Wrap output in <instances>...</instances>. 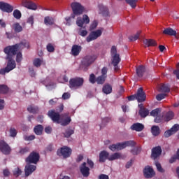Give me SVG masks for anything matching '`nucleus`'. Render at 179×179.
<instances>
[{"instance_id": "1", "label": "nucleus", "mask_w": 179, "mask_h": 179, "mask_svg": "<svg viewBox=\"0 0 179 179\" xmlns=\"http://www.w3.org/2000/svg\"><path fill=\"white\" fill-rule=\"evenodd\" d=\"M23 48H29V42L26 40L21 41L20 43L6 47L3 52L6 54L7 59H11L17 54V51L23 50Z\"/></svg>"}, {"instance_id": "2", "label": "nucleus", "mask_w": 179, "mask_h": 179, "mask_svg": "<svg viewBox=\"0 0 179 179\" xmlns=\"http://www.w3.org/2000/svg\"><path fill=\"white\" fill-rule=\"evenodd\" d=\"M110 55H111V65H113L114 68V71L115 72H118L120 71V67L118 66V64L121 62V57H120V54L117 53V47L112 46L110 49Z\"/></svg>"}, {"instance_id": "3", "label": "nucleus", "mask_w": 179, "mask_h": 179, "mask_svg": "<svg viewBox=\"0 0 179 179\" xmlns=\"http://www.w3.org/2000/svg\"><path fill=\"white\" fill-rule=\"evenodd\" d=\"M71 6L73 10V14L71 15V17H66V22H69L71 19H75V16L82 15L85 10V7H83L80 3L73 2L71 4Z\"/></svg>"}, {"instance_id": "4", "label": "nucleus", "mask_w": 179, "mask_h": 179, "mask_svg": "<svg viewBox=\"0 0 179 179\" xmlns=\"http://www.w3.org/2000/svg\"><path fill=\"white\" fill-rule=\"evenodd\" d=\"M8 62H7V66L4 69H0V75H5V73H9L10 71H13L15 68H16V62L13 58L11 59H7Z\"/></svg>"}, {"instance_id": "5", "label": "nucleus", "mask_w": 179, "mask_h": 179, "mask_svg": "<svg viewBox=\"0 0 179 179\" xmlns=\"http://www.w3.org/2000/svg\"><path fill=\"white\" fill-rule=\"evenodd\" d=\"M40 160V154L33 151L29 154V155L25 159L26 163L27 164H37Z\"/></svg>"}, {"instance_id": "6", "label": "nucleus", "mask_w": 179, "mask_h": 179, "mask_svg": "<svg viewBox=\"0 0 179 179\" xmlns=\"http://www.w3.org/2000/svg\"><path fill=\"white\" fill-rule=\"evenodd\" d=\"M83 82H85V80L80 77L71 78L69 80V87L70 89H76L78 87H80V86H83Z\"/></svg>"}, {"instance_id": "7", "label": "nucleus", "mask_w": 179, "mask_h": 179, "mask_svg": "<svg viewBox=\"0 0 179 179\" xmlns=\"http://www.w3.org/2000/svg\"><path fill=\"white\" fill-rule=\"evenodd\" d=\"M97 59V55H88L84 57L82 59L81 64L84 66H90Z\"/></svg>"}, {"instance_id": "8", "label": "nucleus", "mask_w": 179, "mask_h": 179, "mask_svg": "<svg viewBox=\"0 0 179 179\" xmlns=\"http://www.w3.org/2000/svg\"><path fill=\"white\" fill-rule=\"evenodd\" d=\"M57 153L58 156H62L64 159H68L72 155V149L68 146H63L60 150H57Z\"/></svg>"}, {"instance_id": "9", "label": "nucleus", "mask_w": 179, "mask_h": 179, "mask_svg": "<svg viewBox=\"0 0 179 179\" xmlns=\"http://www.w3.org/2000/svg\"><path fill=\"white\" fill-rule=\"evenodd\" d=\"M101 34H103V28H101V29L92 31L90 33L89 36L87 37L86 41L87 43H90V41H94V40H97L99 37L101 36Z\"/></svg>"}, {"instance_id": "10", "label": "nucleus", "mask_w": 179, "mask_h": 179, "mask_svg": "<svg viewBox=\"0 0 179 179\" xmlns=\"http://www.w3.org/2000/svg\"><path fill=\"white\" fill-rule=\"evenodd\" d=\"M0 151L3 155H10V152H12V149L10 146L5 142L3 140L0 141Z\"/></svg>"}, {"instance_id": "11", "label": "nucleus", "mask_w": 179, "mask_h": 179, "mask_svg": "<svg viewBox=\"0 0 179 179\" xmlns=\"http://www.w3.org/2000/svg\"><path fill=\"white\" fill-rule=\"evenodd\" d=\"M48 117L56 124H59V120L61 119V115L59 113L55 112V110H50L48 112Z\"/></svg>"}, {"instance_id": "12", "label": "nucleus", "mask_w": 179, "mask_h": 179, "mask_svg": "<svg viewBox=\"0 0 179 179\" xmlns=\"http://www.w3.org/2000/svg\"><path fill=\"white\" fill-rule=\"evenodd\" d=\"M0 10L6 12V13H12L13 12V6L3 1H0Z\"/></svg>"}, {"instance_id": "13", "label": "nucleus", "mask_w": 179, "mask_h": 179, "mask_svg": "<svg viewBox=\"0 0 179 179\" xmlns=\"http://www.w3.org/2000/svg\"><path fill=\"white\" fill-rule=\"evenodd\" d=\"M72 119L71 118L69 115H68V113L61 115L59 124L62 125V127H66V125H69Z\"/></svg>"}, {"instance_id": "14", "label": "nucleus", "mask_w": 179, "mask_h": 179, "mask_svg": "<svg viewBox=\"0 0 179 179\" xmlns=\"http://www.w3.org/2000/svg\"><path fill=\"white\" fill-rule=\"evenodd\" d=\"M136 100L138 103H143L146 100V93L143 92V88L140 87L138 89L136 94Z\"/></svg>"}, {"instance_id": "15", "label": "nucleus", "mask_w": 179, "mask_h": 179, "mask_svg": "<svg viewBox=\"0 0 179 179\" xmlns=\"http://www.w3.org/2000/svg\"><path fill=\"white\" fill-rule=\"evenodd\" d=\"M22 6L27 9H30L31 10H37V5L31 0H22Z\"/></svg>"}, {"instance_id": "16", "label": "nucleus", "mask_w": 179, "mask_h": 179, "mask_svg": "<svg viewBox=\"0 0 179 179\" xmlns=\"http://www.w3.org/2000/svg\"><path fill=\"white\" fill-rule=\"evenodd\" d=\"M155 174L153 168L150 166H146L143 169V175L146 178H152Z\"/></svg>"}, {"instance_id": "17", "label": "nucleus", "mask_w": 179, "mask_h": 179, "mask_svg": "<svg viewBox=\"0 0 179 179\" xmlns=\"http://www.w3.org/2000/svg\"><path fill=\"white\" fill-rule=\"evenodd\" d=\"M179 130V124H175L170 129L166 130L164 136L165 138H170L171 135H174Z\"/></svg>"}, {"instance_id": "18", "label": "nucleus", "mask_w": 179, "mask_h": 179, "mask_svg": "<svg viewBox=\"0 0 179 179\" xmlns=\"http://www.w3.org/2000/svg\"><path fill=\"white\" fill-rule=\"evenodd\" d=\"M86 162H83L80 166V171L83 177H89L90 176V168L86 166Z\"/></svg>"}, {"instance_id": "19", "label": "nucleus", "mask_w": 179, "mask_h": 179, "mask_svg": "<svg viewBox=\"0 0 179 179\" xmlns=\"http://www.w3.org/2000/svg\"><path fill=\"white\" fill-rule=\"evenodd\" d=\"M161 155H162V147L157 146L152 149L151 157L154 160H156V159H157V157H159Z\"/></svg>"}, {"instance_id": "20", "label": "nucleus", "mask_w": 179, "mask_h": 179, "mask_svg": "<svg viewBox=\"0 0 179 179\" xmlns=\"http://www.w3.org/2000/svg\"><path fill=\"white\" fill-rule=\"evenodd\" d=\"M36 169L37 166L28 164L25 166L24 172H25V177H29V176L33 174L34 171H36Z\"/></svg>"}, {"instance_id": "21", "label": "nucleus", "mask_w": 179, "mask_h": 179, "mask_svg": "<svg viewBox=\"0 0 179 179\" xmlns=\"http://www.w3.org/2000/svg\"><path fill=\"white\" fill-rule=\"evenodd\" d=\"M82 52V46L79 45H73L71 54L73 57H78Z\"/></svg>"}, {"instance_id": "22", "label": "nucleus", "mask_w": 179, "mask_h": 179, "mask_svg": "<svg viewBox=\"0 0 179 179\" xmlns=\"http://www.w3.org/2000/svg\"><path fill=\"white\" fill-rule=\"evenodd\" d=\"M162 33L166 36H173L176 38H179L178 35H177V31L173 29L171 27L165 28Z\"/></svg>"}, {"instance_id": "23", "label": "nucleus", "mask_w": 179, "mask_h": 179, "mask_svg": "<svg viewBox=\"0 0 179 179\" xmlns=\"http://www.w3.org/2000/svg\"><path fill=\"white\" fill-rule=\"evenodd\" d=\"M110 153L106 150H103L99 153V163H105L106 160H108Z\"/></svg>"}, {"instance_id": "24", "label": "nucleus", "mask_w": 179, "mask_h": 179, "mask_svg": "<svg viewBox=\"0 0 179 179\" xmlns=\"http://www.w3.org/2000/svg\"><path fill=\"white\" fill-rule=\"evenodd\" d=\"M131 129L132 131H136V132H141L145 129V125L142 123H134L131 126Z\"/></svg>"}, {"instance_id": "25", "label": "nucleus", "mask_w": 179, "mask_h": 179, "mask_svg": "<svg viewBox=\"0 0 179 179\" xmlns=\"http://www.w3.org/2000/svg\"><path fill=\"white\" fill-rule=\"evenodd\" d=\"M77 24L78 27H81V29H80L79 35L82 36V37H86V36H87V30H86V23H78Z\"/></svg>"}, {"instance_id": "26", "label": "nucleus", "mask_w": 179, "mask_h": 179, "mask_svg": "<svg viewBox=\"0 0 179 179\" xmlns=\"http://www.w3.org/2000/svg\"><path fill=\"white\" fill-rule=\"evenodd\" d=\"M136 75L138 78H143V75H145V72H146V69L145 66H138L136 69Z\"/></svg>"}, {"instance_id": "27", "label": "nucleus", "mask_w": 179, "mask_h": 179, "mask_svg": "<svg viewBox=\"0 0 179 179\" xmlns=\"http://www.w3.org/2000/svg\"><path fill=\"white\" fill-rule=\"evenodd\" d=\"M161 93H170V85L169 84H162L158 88Z\"/></svg>"}, {"instance_id": "28", "label": "nucleus", "mask_w": 179, "mask_h": 179, "mask_svg": "<svg viewBox=\"0 0 179 179\" xmlns=\"http://www.w3.org/2000/svg\"><path fill=\"white\" fill-rule=\"evenodd\" d=\"M143 44L145 47H156L157 45V43L153 39H144Z\"/></svg>"}, {"instance_id": "29", "label": "nucleus", "mask_w": 179, "mask_h": 179, "mask_svg": "<svg viewBox=\"0 0 179 179\" xmlns=\"http://www.w3.org/2000/svg\"><path fill=\"white\" fill-rule=\"evenodd\" d=\"M76 23H90V19L87 15H83V17H78Z\"/></svg>"}, {"instance_id": "30", "label": "nucleus", "mask_w": 179, "mask_h": 179, "mask_svg": "<svg viewBox=\"0 0 179 179\" xmlns=\"http://www.w3.org/2000/svg\"><path fill=\"white\" fill-rule=\"evenodd\" d=\"M102 92L105 94H110L113 93V87L110 84H106L102 88Z\"/></svg>"}, {"instance_id": "31", "label": "nucleus", "mask_w": 179, "mask_h": 179, "mask_svg": "<svg viewBox=\"0 0 179 179\" xmlns=\"http://www.w3.org/2000/svg\"><path fill=\"white\" fill-rule=\"evenodd\" d=\"M149 113H150L149 109H148L146 108H141L138 110V114H139L140 117H141V118H146V117H148V115H149Z\"/></svg>"}, {"instance_id": "32", "label": "nucleus", "mask_w": 179, "mask_h": 179, "mask_svg": "<svg viewBox=\"0 0 179 179\" xmlns=\"http://www.w3.org/2000/svg\"><path fill=\"white\" fill-rule=\"evenodd\" d=\"M109 149L112 152H115V150H122V146L121 145V143H117L116 144H112L109 145Z\"/></svg>"}, {"instance_id": "33", "label": "nucleus", "mask_w": 179, "mask_h": 179, "mask_svg": "<svg viewBox=\"0 0 179 179\" xmlns=\"http://www.w3.org/2000/svg\"><path fill=\"white\" fill-rule=\"evenodd\" d=\"M151 134L153 136H159L160 135V127L156 125L152 126L151 127Z\"/></svg>"}, {"instance_id": "34", "label": "nucleus", "mask_w": 179, "mask_h": 179, "mask_svg": "<svg viewBox=\"0 0 179 179\" xmlns=\"http://www.w3.org/2000/svg\"><path fill=\"white\" fill-rule=\"evenodd\" d=\"M122 145V150L125 149L127 146H131V148H134L135 145H136V143L134 141H124L123 143H120Z\"/></svg>"}, {"instance_id": "35", "label": "nucleus", "mask_w": 179, "mask_h": 179, "mask_svg": "<svg viewBox=\"0 0 179 179\" xmlns=\"http://www.w3.org/2000/svg\"><path fill=\"white\" fill-rule=\"evenodd\" d=\"M34 131L36 135H43L44 127L41 124H38L34 127Z\"/></svg>"}, {"instance_id": "36", "label": "nucleus", "mask_w": 179, "mask_h": 179, "mask_svg": "<svg viewBox=\"0 0 179 179\" xmlns=\"http://www.w3.org/2000/svg\"><path fill=\"white\" fill-rule=\"evenodd\" d=\"M173 118H174V113L173 111L167 112L164 116V120L166 122L171 121Z\"/></svg>"}, {"instance_id": "37", "label": "nucleus", "mask_w": 179, "mask_h": 179, "mask_svg": "<svg viewBox=\"0 0 179 179\" xmlns=\"http://www.w3.org/2000/svg\"><path fill=\"white\" fill-rule=\"evenodd\" d=\"M99 9H100L103 16H104L105 17H107V16H109L110 13L108 12V8L106 6H101L99 7Z\"/></svg>"}, {"instance_id": "38", "label": "nucleus", "mask_w": 179, "mask_h": 179, "mask_svg": "<svg viewBox=\"0 0 179 179\" xmlns=\"http://www.w3.org/2000/svg\"><path fill=\"white\" fill-rule=\"evenodd\" d=\"M118 159H121V154L116 152L109 156L108 160L109 162H113L114 160H118Z\"/></svg>"}, {"instance_id": "39", "label": "nucleus", "mask_w": 179, "mask_h": 179, "mask_svg": "<svg viewBox=\"0 0 179 179\" xmlns=\"http://www.w3.org/2000/svg\"><path fill=\"white\" fill-rule=\"evenodd\" d=\"M43 62V59L36 58L33 61V65L34 66H36V68H40Z\"/></svg>"}, {"instance_id": "40", "label": "nucleus", "mask_w": 179, "mask_h": 179, "mask_svg": "<svg viewBox=\"0 0 179 179\" xmlns=\"http://www.w3.org/2000/svg\"><path fill=\"white\" fill-rule=\"evenodd\" d=\"M126 3L129 5L132 9L136 8V3H138V0H125Z\"/></svg>"}, {"instance_id": "41", "label": "nucleus", "mask_w": 179, "mask_h": 179, "mask_svg": "<svg viewBox=\"0 0 179 179\" xmlns=\"http://www.w3.org/2000/svg\"><path fill=\"white\" fill-rule=\"evenodd\" d=\"M160 113H162V109H160L159 108H157L150 113V115L151 117H157V115H159Z\"/></svg>"}, {"instance_id": "42", "label": "nucleus", "mask_w": 179, "mask_h": 179, "mask_svg": "<svg viewBox=\"0 0 179 179\" xmlns=\"http://www.w3.org/2000/svg\"><path fill=\"white\" fill-rule=\"evenodd\" d=\"M107 76H100L96 78V83L98 85H103L106 82Z\"/></svg>"}, {"instance_id": "43", "label": "nucleus", "mask_w": 179, "mask_h": 179, "mask_svg": "<svg viewBox=\"0 0 179 179\" xmlns=\"http://www.w3.org/2000/svg\"><path fill=\"white\" fill-rule=\"evenodd\" d=\"M27 110L31 114H37L38 113V107L37 106H30L27 108Z\"/></svg>"}, {"instance_id": "44", "label": "nucleus", "mask_w": 179, "mask_h": 179, "mask_svg": "<svg viewBox=\"0 0 179 179\" xmlns=\"http://www.w3.org/2000/svg\"><path fill=\"white\" fill-rule=\"evenodd\" d=\"M13 27L15 33H20V31L23 30V27H22L19 23L14 24Z\"/></svg>"}, {"instance_id": "45", "label": "nucleus", "mask_w": 179, "mask_h": 179, "mask_svg": "<svg viewBox=\"0 0 179 179\" xmlns=\"http://www.w3.org/2000/svg\"><path fill=\"white\" fill-rule=\"evenodd\" d=\"M75 134V131L72 129H66L65 133H64V138H70L71 135Z\"/></svg>"}, {"instance_id": "46", "label": "nucleus", "mask_w": 179, "mask_h": 179, "mask_svg": "<svg viewBox=\"0 0 179 179\" xmlns=\"http://www.w3.org/2000/svg\"><path fill=\"white\" fill-rule=\"evenodd\" d=\"M141 33H142V31H138L135 35L130 36L129 37V40L130 41H136V40H138V38H139V36H141Z\"/></svg>"}, {"instance_id": "47", "label": "nucleus", "mask_w": 179, "mask_h": 179, "mask_svg": "<svg viewBox=\"0 0 179 179\" xmlns=\"http://www.w3.org/2000/svg\"><path fill=\"white\" fill-rule=\"evenodd\" d=\"M176 160H179V149L176 152V155L171 157L169 162L171 164H173V163L176 162Z\"/></svg>"}, {"instance_id": "48", "label": "nucleus", "mask_w": 179, "mask_h": 179, "mask_svg": "<svg viewBox=\"0 0 179 179\" xmlns=\"http://www.w3.org/2000/svg\"><path fill=\"white\" fill-rule=\"evenodd\" d=\"M9 92V88L5 85H0V93L2 94H6Z\"/></svg>"}, {"instance_id": "49", "label": "nucleus", "mask_w": 179, "mask_h": 179, "mask_svg": "<svg viewBox=\"0 0 179 179\" xmlns=\"http://www.w3.org/2000/svg\"><path fill=\"white\" fill-rule=\"evenodd\" d=\"M13 174L14 176V177H19L20 176H22V169H20V168L17 167L15 168L13 171Z\"/></svg>"}, {"instance_id": "50", "label": "nucleus", "mask_w": 179, "mask_h": 179, "mask_svg": "<svg viewBox=\"0 0 179 179\" xmlns=\"http://www.w3.org/2000/svg\"><path fill=\"white\" fill-rule=\"evenodd\" d=\"M13 15V17L17 20H19L22 17V13L17 9L14 10Z\"/></svg>"}, {"instance_id": "51", "label": "nucleus", "mask_w": 179, "mask_h": 179, "mask_svg": "<svg viewBox=\"0 0 179 179\" xmlns=\"http://www.w3.org/2000/svg\"><path fill=\"white\" fill-rule=\"evenodd\" d=\"M30 152V148L29 147L20 148L19 154L20 155H26V153H29Z\"/></svg>"}, {"instance_id": "52", "label": "nucleus", "mask_w": 179, "mask_h": 179, "mask_svg": "<svg viewBox=\"0 0 179 179\" xmlns=\"http://www.w3.org/2000/svg\"><path fill=\"white\" fill-rule=\"evenodd\" d=\"M54 22H55L54 17L50 16L45 17L44 23H54Z\"/></svg>"}, {"instance_id": "53", "label": "nucleus", "mask_w": 179, "mask_h": 179, "mask_svg": "<svg viewBox=\"0 0 179 179\" xmlns=\"http://www.w3.org/2000/svg\"><path fill=\"white\" fill-rule=\"evenodd\" d=\"M17 135V131H16V129L15 127H11L10 129V136L12 138H15Z\"/></svg>"}, {"instance_id": "54", "label": "nucleus", "mask_w": 179, "mask_h": 179, "mask_svg": "<svg viewBox=\"0 0 179 179\" xmlns=\"http://www.w3.org/2000/svg\"><path fill=\"white\" fill-rule=\"evenodd\" d=\"M22 59H23V55H22V52H19L16 54V62L20 64V62H22Z\"/></svg>"}, {"instance_id": "55", "label": "nucleus", "mask_w": 179, "mask_h": 179, "mask_svg": "<svg viewBox=\"0 0 179 179\" xmlns=\"http://www.w3.org/2000/svg\"><path fill=\"white\" fill-rule=\"evenodd\" d=\"M140 152H141V149L138 147H136L131 150V153L134 156L139 155Z\"/></svg>"}, {"instance_id": "56", "label": "nucleus", "mask_w": 179, "mask_h": 179, "mask_svg": "<svg viewBox=\"0 0 179 179\" xmlns=\"http://www.w3.org/2000/svg\"><path fill=\"white\" fill-rule=\"evenodd\" d=\"M155 166L157 167V169L159 171V173H164V169H163V168L162 167V164L159 162H155Z\"/></svg>"}, {"instance_id": "57", "label": "nucleus", "mask_w": 179, "mask_h": 179, "mask_svg": "<svg viewBox=\"0 0 179 179\" xmlns=\"http://www.w3.org/2000/svg\"><path fill=\"white\" fill-rule=\"evenodd\" d=\"M48 52H54L55 51V48L51 43H48L46 46Z\"/></svg>"}, {"instance_id": "58", "label": "nucleus", "mask_w": 179, "mask_h": 179, "mask_svg": "<svg viewBox=\"0 0 179 179\" xmlns=\"http://www.w3.org/2000/svg\"><path fill=\"white\" fill-rule=\"evenodd\" d=\"M89 81L90 82V83H92L93 85L94 83H96V76L94 73L90 74Z\"/></svg>"}, {"instance_id": "59", "label": "nucleus", "mask_w": 179, "mask_h": 179, "mask_svg": "<svg viewBox=\"0 0 179 179\" xmlns=\"http://www.w3.org/2000/svg\"><path fill=\"white\" fill-rule=\"evenodd\" d=\"M166 96H167L166 94H159L156 96V99L158 101H161V100L166 98Z\"/></svg>"}, {"instance_id": "60", "label": "nucleus", "mask_w": 179, "mask_h": 179, "mask_svg": "<svg viewBox=\"0 0 179 179\" xmlns=\"http://www.w3.org/2000/svg\"><path fill=\"white\" fill-rule=\"evenodd\" d=\"M162 121H163V117H162L159 115L155 116L154 122H156V124H160V122H162Z\"/></svg>"}, {"instance_id": "61", "label": "nucleus", "mask_w": 179, "mask_h": 179, "mask_svg": "<svg viewBox=\"0 0 179 179\" xmlns=\"http://www.w3.org/2000/svg\"><path fill=\"white\" fill-rule=\"evenodd\" d=\"M24 141H34V139H36V136L34 135L24 136Z\"/></svg>"}, {"instance_id": "62", "label": "nucleus", "mask_w": 179, "mask_h": 179, "mask_svg": "<svg viewBox=\"0 0 179 179\" xmlns=\"http://www.w3.org/2000/svg\"><path fill=\"white\" fill-rule=\"evenodd\" d=\"M3 177H9L10 176V171L8 169H5L3 170Z\"/></svg>"}, {"instance_id": "63", "label": "nucleus", "mask_w": 179, "mask_h": 179, "mask_svg": "<svg viewBox=\"0 0 179 179\" xmlns=\"http://www.w3.org/2000/svg\"><path fill=\"white\" fill-rule=\"evenodd\" d=\"M87 163L88 166H90V169H93L94 167V162H93V161H92V159H87Z\"/></svg>"}, {"instance_id": "64", "label": "nucleus", "mask_w": 179, "mask_h": 179, "mask_svg": "<svg viewBox=\"0 0 179 179\" xmlns=\"http://www.w3.org/2000/svg\"><path fill=\"white\" fill-rule=\"evenodd\" d=\"M70 97H71V94H69V92H64L62 94L63 100H68V99H69Z\"/></svg>"}]
</instances>
